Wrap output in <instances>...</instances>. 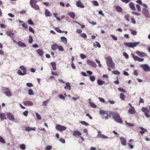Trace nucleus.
I'll return each instance as SVG.
<instances>
[{
	"label": "nucleus",
	"mask_w": 150,
	"mask_h": 150,
	"mask_svg": "<svg viewBox=\"0 0 150 150\" xmlns=\"http://www.w3.org/2000/svg\"><path fill=\"white\" fill-rule=\"evenodd\" d=\"M107 66L109 67H111L114 69L115 68V64L113 62L112 59L110 56H108L105 58Z\"/></svg>",
	"instance_id": "f257e3e1"
},
{
	"label": "nucleus",
	"mask_w": 150,
	"mask_h": 150,
	"mask_svg": "<svg viewBox=\"0 0 150 150\" xmlns=\"http://www.w3.org/2000/svg\"><path fill=\"white\" fill-rule=\"evenodd\" d=\"M110 114L113 116V118L116 122L120 123L122 122V120L120 118L119 115L117 113L111 112Z\"/></svg>",
	"instance_id": "f03ea898"
},
{
	"label": "nucleus",
	"mask_w": 150,
	"mask_h": 150,
	"mask_svg": "<svg viewBox=\"0 0 150 150\" xmlns=\"http://www.w3.org/2000/svg\"><path fill=\"white\" fill-rule=\"evenodd\" d=\"M20 69L23 71L22 72L21 70H18V74L21 76L24 75L26 74V68L23 66H21L20 67Z\"/></svg>",
	"instance_id": "7ed1b4c3"
},
{
	"label": "nucleus",
	"mask_w": 150,
	"mask_h": 150,
	"mask_svg": "<svg viewBox=\"0 0 150 150\" xmlns=\"http://www.w3.org/2000/svg\"><path fill=\"white\" fill-rule=\"evenodd\" d=\"M139 44V42H124V44L126 46L129 47L133 48L136 47L137 45Z\"/></svg>",
	"instance_id": "20e7f679"
},
{
	"label": "nucleus",
	"mask_w": 150,
	"mask_h": 150,
	"mask_svg": "<svg viewBox=\"0 0 150 150\" xmlns=\"http://www.w3.org/2000/svg\"><path fill=\"white\" fill-rule=\"evenodd\" d=\"M36 0H30V4L33 8L38 10L39 9V7L36 4Z\"/></svg>",
	"instance_id": "39448f33"
},
{
	"label": "nucleus",
	"mask_w": 150,
	"mask_h": 150,
	"mask_svg": "<svg viewBox=\"0 0 150 150\" xmlns=\"http://www.w3.org/2000/svg\"><path fill=\"white\" fill-rule=\"evenodd\" d=\"M2 90L4 91V93L7 96H11L12 95V93L10 91L8 88H3Z\"/></svg>",
	"instance_id": "423d86ee"
},
{
	"label": "nucleus",
	"mask_w": 150,
	"mask_h": 150,
	"mask_svg": "<svg viewBox=\"0 0 150 150\" xmlns=\"http://www.w3.org/2000/svg\"><path fill=\"white\" fill-rule=\"evenodd\" d=\"M142 111L144 113L146 117L148 118L150 117V115L149 114V111L148 109L145 107H142Z\"/></svg>",
	"instance_id": "0eeeda50"
},
{
	"label": "nucleus",
	"mask_w": 150,
	"mask_h": 150,
	"mask_svg": "<svg viewBox=\"0 0 150 150\" xmlns=\"http://www.w3.org/2000/svg\"><path fill=\"white\" fill-rule=\"evenodd\" d=\"M141 67L146 71H150V67L147 64H142L141 65Z\"/></svg>",
	"instance_id": "6e6552de"
},
{
	"label": "nucleus",
	"mask_w": 150,
	"mask_h": 150,
	"mask_svg": "<svg viewBox=\"0 0 150 150\" xmlns=\"http://www.w3.org/2000/svg\"><path fill=\"white\" fill-rule=\"evenodd\" d=\"M56 128L57 129L60 131H62L66 130V127L64 126H62L59 125H56Z\"/></svg>",
	"instance_id": "1a4fd4ad"
},
{
	"label": "nucleus",
	"mask_w": 150,
	"mask_h": 150,
	"mask_svg": "<svg viewBox=\"0 0 150 150\" xmlns=\"http://www.w3.org/2000/svg\"><path fill=\"white\" fill-rule=\"evenodd\" d=\"M132 56L134 60L135 61H137L139 62H142L144 60L143 59L140 58L137 56H135L134 54H132Z\"/></svg>",
	"instance_id": "9d476101"
},
{
	"label": "nucleus",
	"mask_w": 150,
	"mask_h": 150,
	"mask_svg": "<svg viewBox=\"0 0 150 150\" xmlns=\"http://www.w3.org/2000/svg\"><path fill=\"white\" fill-rule=\"evenodd\" d=\"M87 62L88 64L90 65L92 67L94 68L96 67V65L95 62H94L88 59L87 60Z\"/></svg>",
	"instance_id": "9b49d317"
},
{
	"label": "nucleus",
	"mask_w": 150,
	"mask_h": 150,
	"mask_svg": "<svg viewBox=\"0 0 150 150\" xmlns=\"http://www.w3.org/2000/svg\"><path fill=\"white\" fill-rule=\"evenodd\" d=\"M136 53L139 57H144L147 56L146 54L144 52H140L139 51H137Z\"/></svg>",
	"instance_id": "f8f14e48"
},
{
	"label": "nucleus",
	"mask_w": 150,
	"mask_h": 150,
	"mask_svg": "<svg viewBox=\"0 0 150 150\" xmlns=\"http://www.w3.org/2000/svg\"><path fill=\"white\" fill-rule=\"evenodd\" d=\"M142 13L147 18L149 17V14L148 13V11L146 9L144 8L142 10Z\"/></svg>",
	"instance_id": "ddd939ff"
},
{
	"label": "nucleus",
	"mask_w": 150,
	"mask_h": 150,
	"mask_svg": "<svg viewBox=\"0 0 150 150\" xmlns=\"http://www.w3.org/2000/svg\"><path fill=\"white\" fill-rule=\"evenodd\" d=\"M98 136L99 137L104 139H107L108 138L107 136L102 134L101 132L100 131H98Z\"/></svg>",
	"instance_id": "4468645a"
},
{
	"label": "nucleus",
	"mask_w": 150,
	"mask_h": 150,
	"mask_svg": "<svg viewBox=\"0 0 150 150\" xmlns=\"http://www.w3.org/2000/svg\"><path fill=\"white\" fill-rule=\"evenodd\" d=\"M23 104L25 106H31L33 103L32 102L30 101H26L23 103Z\"/></svg>",
	"instance_id": "2eb2a0df"
},
{
	"label": "nucleus",
	"mask_w": 150,
	"mask_h": 150,
	"mask_svg": "<svg viewBox=\"0 0 150 150\" xmlns=\"http://www.w3.org/2000/svg\"><path fill=\"white\" fill-rule=\"evenodd\" d=\"M8 118L10 120H13L14 119V117L13 115L11 113H8L7 114Z\"/></svg>",
	"instance_id": "dca6fc26"
},
{
	"label": "nucleus",
	"mask_w": 150,
	"mask_h": 150,
	"mask_svg": "<svg viewBox=\"0 0 150 150\" xmlns=\"http://www.w3.org/2000/svg\"><path fill=\"white\" fill-rule=\"evenodd\" d=\"M122 144L124 146H125L126 145V141L125 138L123 137H121L120 138Z\"/></svg>",
	"instance_id": "f3484780"
},
{
	"label": "nucleus",
	"mask_w": 150,
	"mask_h": 150,
	"mask_svg": "<svg viewBox=\"0 0 150 150\" xmlns=\"http://www.w3.org/2000/svg\"><path fill=\"white\" fill-rule=\"evenodd\" d=\"M76 5L78 7L81 8H84V5L82 4L80 1H79L77 2Z\"/></svg>",
	"instance_id": "a211bd4d"
},
{
	"label": "nucleus",
	"mask_w": 150,
	"mask_h": 150,
	"mask_svg": "<svg viewBox=\"0 0 150 150\" xmlns=\"http://www.w3.org/2000/svg\"><path fill=\"white\" fill-rule=\"evenodd\" d=\"M81 135V133L77 130H75L73 132V135L74 136L77 135L79 137H80Z\"/></svg>",
	"instance_id": "6ab92c4d"
},
{
	"label": "nucleus",
	"mask_w": 150,
	"mask_h": 150,
	"mask_svg": "<svg viewBox=\"0 0 150 150\" xmlns=\"http://www.w3.org/2000/svg\"><path fill=\"white\" fill-rule=\"evenodd\" d=\"M128 112L130 114H134L135 113V110L133 107L131 106L128 110Z\"/></svg>",
	"instance_id": "aec40b11"
},
{
	"label": "nucleus",
	"mask_w": 150,
	"mask_h": 150,
	"mask_svg": "<svg viewBox=\"0 0 150 150\" xmlns=\"http://www.w3.org/2000/svg\"><path fill=\"white\" fill-rule=\"evenodd\" d=\"M58 47V45L56 44H54L51 46L52 49L54 51L56 50Z\"/></svg>",
	"instance_id": "412c9836"
},
{
	"label": "nucleus",
	"mask_w": 150,
	"mask_h": 150,
	"mask_svg": "<svg viewBox=\"0 0 150 150\" xmlns=\"http://www.w3.org/2000/svg\"><path fill=\"white\" fill-rule=\"evenodd\" d=\"M130 8L133 10L134 11L136 10L134 4L132 2H131L129 4Z\"/></svg>",
	"instance_id": "4be33fe9"
},
{
	"label": "nucleus",
	"mask_w": 150,
	"mask_h": 150,
	"mask_svg": "<svg viewBox=\"0 0 150 150\" xmlns=\"http://www.w3.org/2000/svg\"><path fill=\"white\" fill-rule=\"evenodd\" d=\"M115 8L117 11L119 12H121L122 11V9L121 7L119 6H117L115 7Z\"/></svg>",
	"instance_id": "5701e85b"
},
{
	"label": "nucleus",
	"mask_w": 150,
	"mask_h": 150,
	"mask_svg": "<svg viewBox=\"0 0 150 150\" xmlns=\"http://www.w3.org/2000/svg\"><path fill=\"white\" fill-rule=\"evenodd\" d=\"M0 118L1 120L6 119V114L4 113H0Z\"/></svg>",
	"instance_id": "b1692460"
},
{
	"label": "nucleus",
	"mask_w": 150,
	"mask_h": 150,
	"mask_svg": "<svg viewBox=\"0 0 150 150\" xmlns=\"http://www.w3.org/2000/svg\"><path fill=\"white\" fill-rule=\"evenodd\" d=\"M139 128L142 130L141 131H140V133L141 134H144L145 132H147V130L146 129L144 128L141 127H140Z\"/></svg>",
	"instance_id": "393cba45"
},
{
	"label": "nucleus",
	"mask_w": 150,
	"mask_h": 150,
	"mask_svg": "<svg viewBox=\"0 0 150 150\" xmlns=\"http://www.w3.org/2000/svg\"><path fill=\"white\" fill-rule=\"evenodd\" d=\"M68 15L71 18L74 19L75 18V15L73 12H70L68 13Z\"/></svg>",
	"instance_id": "a878e982"
},
{
	"label": "nucleus",
	"mask_w": 150,
	"mask_h": 150,
	"mask_svg": "<svg viewBox=\"0 0 150 150\" xmlns=\"http://www.w3.org/2000/svg\"><path fill=\"white\" fill-rule=\"evenodd\" d=\"M18 44L20 47H26L25 44L21 41H19L18 43Z\"/></svg>",
	"instance_id": "bb28decb"
},
{
	"label": "nucleus",
	"mask_w": 150,
	"mask_h": 150,
	"mask_svg": "<svg viewBox=\"0 0 150 150\" xmlns=\"http://www.w3.org/2000/svg\"><path fill=\"white\" fill-rule=\"evenodd\" d=\"M37 52L40 56H42L43 54V51L41 49L38 50H37Z\"/></svg>",
	"instance_id": "cd10ccee"
},
{
	"label": "nucleus",
	"mask_w": 150,
	"mask_h": 150,
	"mask_svg": "<svg viewBox=\"0 0 150 150\" xmlns=\"http://www.w3.org/2000/svg\"><path fill=\"white\" fill-rule=\"evenodd\" d=\"M61 41L64 43L66 44L67 43V38L64 37H62L61 38Z\"/></svg>",
	"instance_id": "c85d7f7f"
},
{
	"label": "nucleus",
	"mask_w": 150,
	"mask_h": 150,
	"mask_svg": "<svg viewBox=\"0 0 150 150\" xmlns=\"http://www.w3.org/2000/svg\"><path fill=\"white\" fill-rule=\"evenodd\" d=\"M7 35L10 37L11 38H13L14 36V34L11 31H8L7 32Z\"/></svg>",
	"instance_id": "c756f323"
},
{
	"label": "nucleus",
	"mask_w": 150,
	"mask_h": 150,
	"mask_svg": "<svg viewBox=\"0 0 150 150\" xmlns=\"http://www.w3.org/2000/svg\"><path fill=\"white\" fill-rule=\"evenodd\" d=\"M66 86L64 87V88L66 89L67 88L69 90H70L71 88L69 83H66Z\"/></svg>",
	"instance_id": "7c9ffc66"
},
{
	"label": "nucleus",
	"mask_w": 150,
	"mask_h": 150,
	"mask_svg": "<svg viewBox=\"0 0 150 150\" xmlns=\"http://www.w3.org/2000/svg\"><path fill=\"white\" fill-rule=\"evenodd\" d=\"M51 64L54 70H56V64L55 62H52L51 63Z\"/></svg>",
	"instance_id": "2f4dec72"
},
{
	"label": "nucleus",
	"mask_w": 150,
	"mask_h": 150,
	"mask_svg": "<svg viewBox=\"0 0 150 150\" xmlns=\"http://www.w3.org/2000/svg\"><path fill=\"white\" fill-rule=\"evenodd\" d=\"M100 114L102 115H106L110 117V116H108L107 112L104 110H100Z\"/></svg>",
	"instance_id": "473e14b6"
},
{
	"label": "nucleus",
	"mask_w": 150,
	"mask_h": 150,
	"mask_svg": "<svg viewBox=\"0 0 150 150\" xmlns=\"http://www.w3.org/2000/svg\"><path fill=\"white\" fill-rule=\"evenodd\" d=\"M97 83L98 85H101L105 83V82L104 81H102L101 79H99L97 81Z\"/></svg>",
	"instance_id": "72a5a7b5"
},
{
	"label": "nucleus",
	"mask_w": 150,
	"mask_h": 150,
	"mask_svg": "<svg viewBox=\"0 0 150 150\" xmlns=\"http://www.w3.org/2000/svg\"><path fill=\"white\" fill-rule=\"evenodd\" d=\"M45 14L46 16H49L51 15L50 12L48 9H46L45 10Z\"/></svg>",
	"instance_id": "f704fd0d"
},
{
	"label": "nucleus",
	"mask_w": 150,
	"mask_h": 150,
	"mask_svg": "<svg viewBox=\"0 0 150 150\" xmlns=\"http://www.w3.org/2000/svg\"><path fill=\"white\" fill-rule=\"evenodd\" d=\"M25 130L26 131H30L31 130H35V128H32L30 127H26L25 128Z\"/></svg>",
	"instance_id": "c9c22d12"
},
{
	"label": "nucleus",
	"mask_w": 150,
	"mask_h": 150,
	"mask_svg": "<svg viewBox=\"0 0 150 150\" xmlns=\"http://www.w3.org/2000/svg\"><path fill=\"white\" fill-rule=\"evenodd\" d=\"M120 98L122 100H124L125 98V96L123 93H121L120 95Z\"/></svg>",
	"instance_id": "e433bc0d"
},
{
	"label": "nucleus",
	"mask_w": 150,
	"mask_h": 150,
	"mask_svg": "<svg viewBox=\"0 0 150 150\" xmlns=\"http://www.w3.org/2000/svg\"><path fill=\"white\" fill-rule=\"evenodd\" d=\"M28 94L30 95H34L33 92V90L31 89H29V90L28 91Z\"/></svg>",
	"instance_id": "4c0bfd02"
},
{
	"label": "nucleus",
	"mask_w": 150,
	"mask_h": 150,
	"mask_svg": "<svg viewBox=\"0 0 150 150\" xmlns=\"http://www.w3.org/2000/svg\"><path fill=\"white\" fill-rule=\"evenodd\" d=\"M33 41L32 37L30 35L28 40V42L30 43H32Z\"/></svg>",
	"instance_id": "58836bf2"
},
{
	"label": "nucleus",
	"mask_w": 150,
	"mask_h": 150,
	"mask_svg": "<svg viewBox=\"0 0 150 150\" xmlns=\"http://www.w3.org/2000/svg\"><path fill=\"white\" fill-rule=\"evenodd\" d=\"M130 16L129 14H127L125 16V18L127 21H130Z\"/></svg>",
	"instance_id": "ea45409f"
},
{
	"label": "nucleus",
	"mask_w": 150,
	"mask_h": 150,
	"mask_svg": "<svg viewBox=\"0 0 150 150\" xmlns=\"http://www.w3.org/2000/svg\"><path fill=\"white\" fill-rule=\"evenodd\" d=\"M55 29L57 32L59 33H63L64 32V31L60 30L58 28H55Z\"/></svg>",
	"instance_id": "a19ab883"
},
{
	"label": "nucleus",
	"mask_w": 150,
	"mask_h": 150,
	"mask_svg": "<svg viewBox=\"0 0 150 150\" xmlns=\"http://www.w3.org/2000/svg\"><path fill=\"white\" fill-rule=\"evenodd\" d=\"M112 73L114 74L118 75L120 74V72L118 71L114 70L112 71Z\"/></svg>",
	"instance_id": "79ce46f5"
},
{
	"label": "nucleus",
	"mask_w": 150,
	"mask_h": 150,
	"mask_svg": "<svg viewBox=\"0 0 150 150\" xmlns=\"http://www.w3.org/2000/svg\"><path fill=\"white\" fill-rule=\"evenodd\" d=\"M125 122L126 125L129 126L133 127L134 126V125L133 124L128 122L127 121H125Z\"/></svg>",
	"instance_id": "37998d69"
},
{
	"label": "nucleus",
	"mask_w": 150,
	"mask_h": 150,
	"mask_svg": "<svg viewBox=\"0 0 150 150\" xmlns=\"http://www.w3.org/2000/svg\"><path fill=\"white\" fill-rule=\"evenodd\" d=\"M89 104L91 107L94 108H96V106L95 104L93 103L90 102Z\"/></svg>",
	"instance_id": "c03bdc74"
},
{
	"label": "nucleus",
	"mask_w": 150,
	"mask_h": 150,
	"mask_svg": "<svg viewBox=\"0 0 150 150\" xmlns=\"http://www.w3.org/2000/svg\"><path fill=\"white\" fill-rule=\"evenodd\" d=\"M131 33L133 35H135L137 34V32L136 31L133 30L132 29H131Z\"/></svg>",
	"instance_id": "a18cd8bd"
},
{
	"label": "nucleus",
	"mask_w": 150,
	"mask_h": 150,
	"mask_svg": "<svg viewBox=\"0 0 150 150\" xmlns=\"http://www.w3.org/2000/svg\"><path fill=\"white\" fill-rule=\"evenodd\" d=\"M48 102L49 100H47L46 101H44L42 105L45 106L46 105H47Z\"/></svg>",
	"instance_id": "49530a36"
},
{
	"label": "nucleus",
	"mask_w": 150,
	"mask_h": 150,
	"mask_svg": "<svg viewBox=\"0 0 150 150\" xmlns=\"http://www.w3.org/2000/svg\"><path fill=\"white\" fill-rule=\"evenodd\" d=\"M20 148L22 150H25V145L24 144H21L20 146Z\"/></svg>",
	"instance_id": "de8ad7c7"
},
{
	"label": "nucleus",
	"mask_w": 150,
	"mask_h": 150,
	"mask_svg": "<svg viewBox=\"0 0 150 150\" xmlns=\"http://www.w3.org/2000/svg\"><path fill=\"white\" fill-rule=\"evenodd\" d=\"M136 7H137L138 11L140 12L141 11V7L138 4H137L136 5Z\"/></svg>",
	"instance_id": "09e8293b"
},
{
	"label": "nucleus",
	"mask_w": 150,
	"mask_h": 150,
	"mask_svg": "<svg viewBox=\"0 0 150 150\" xmlns=\"http://www.w3.org/2000/svg\"><path fill=\"white\" fill-rule=\"evenodd\" d=\"M90 79L92 81H94L95 80L96 78L94 76H90Z\"/></svg>",
	"instance_id": "8fccbe9b"
},
{
	"label": "nucleus",
	"mask_w": 150,
	"mask_h": 150,
	"mask_svg": "<svg viewBox=\"0 0 150 150\" xmlns=\"http://www.w3.org/2000/svg\"><path fill=\"white\" fill-rule=\"evenodd\" d=\"M58 50L60 51H63L64 50V48L62 46H59L58 45Z\"/></svg>",
	"instance_id": "3c124183"
},
{
	"label": "nucleus",
	"mask_w": 150,
	"mask_h": 150,
	"mask_svg": "<svg viewBox=\"0 0 150 150\" xmlns=\"http://www.w3.org/2000/svg\"><path fill=\"white\" fill-rule=\"evenodd\" d=\"M35 115L37 118L39 120L41 119V117L40 115H39L37 112L35 113Z\"/></svg>",
	"instance_id": "603ef678"
},
{
	"label": "nucleus",
	"mask_w": 150,
	"mask_h": 150,
	"mask_svg": "<svg viewBox=\"0 0 150 150\" xmlns=\"http://www.w3.org/2000/svg\"><path fill=\"white\" fill-rule=\"evenodd\" d=\"M80 122L81 124L86 126H88L89 125V124L88 123L85 121H81Z\"/></svg>",
	"instance_id": "864d4df0"
},
{
	"label": "nucleus",
	"mask_w": 150,
	"mask_h": 150,
	"mask_svg": "<svg viewBox=\"0 0 150 150\" xmlns=\"http://www.w3.org/2000/svg\"><path fill=\"white\" fill-rule=\"evenodd\" d=\"M0 142L3 144H5V141L1 137H0Z\"/></svg>",
	"instance_id": "5fc2aeb1"
},
{
	"label": "nucleus",
	"mask_w": 150,
	"mask_h": 150,
	"mask_svg": "<svg viewBox=\"0 0 150 150\" xmlns=\"http://www.w3.org/2000/svg\"><path fill=\"white\" fill-rule=\"evenodd\" d=\"M118 90L121 92H123V93H125L126 91L123 88H118Z\"/></svg>",
	"instance_id": "6e6d98bb"
},
{
	"label": "nucleus",
	"mask_w": 150,
	"mask_h": 150,
	"mask_svg": "<svg viewBox=\"0 0 150 150\" xmlns=\"http://www.w3.org/2000/svg\"><path fill=\"white\" fill-rule=\"evenodd\" d=\"M28 23L29 24L31 25H33L34 24V23L31 19H30L28 20Z\"/></svg>",
	"instance_id": "4d7b16f0"
},
{
	"label": "nucleus",
	"mask_w": 150,
	"mask_h": 150,
	"mask_svg": "<svg viewBox=\"0 0 150 150\" xmlns=\"http://www.w3.org/2000/svg\"><path fill=\"white\" fill-rule=\"evenodd\" d=\"M81 36L82 37L84 38H86L87 37V36L84 33H82L81 34Z\"/></svg>",
	"instance_id": "13d9d810"
},
{
	"label": "nucleus",
	"mask_w": 150,
	"mask_h": 150,
	"mask_svg": "<svg viewBox=\"0 0 150 150\" xmlns=\"http://www.w3.org/2000/svg\"><path fill=\"white\" fill-rule=\"evenodd\" d=\"M123 55L126 58L128 59L129 58L128 54L125 52H124L123 53Z\"/></svg>",
	"instance_id": "bf43d9fd"
},
{
	"label": "nucleus",
	"mask_w": 150,
	"mask_h": 150,
	"mask_svg": "<svg viewBox=\"0 0 150 150\" xmlns=\"http://www.w3.org/2000/svg\"><path fill=\"white\" fill-rule=\"evenodd\" d=\"M80 57L81 59H84L86 57V56L85 55L83 54H80Z\"/></svg>",
	"instance_id": "052dcab7"
},
{
	"label": "nucleus",
	"mask_w": 150,
	"mask_h": 150,
	"mask_svg": "<svg viewBox=\"0 0 150 150\" xmlns=\"http://www.w3.org/2000/svg\"><path fill=\"white\" fill-rule=\"evenodd\" d=\"M59 97L61 99H64L65 98V97L62 94H59Z\"/></svg>",
	"instance_id": "680f3d73"
},
{
	"label": "nucleus",
	"mask_w": 150,
	"mask_h": 150,
	"mask_svg": "<svg viewBox=\"0 0 150 150\" xmlns=\"http://www.w3.org/2000/svg\"><path fill=\"white\" fill-rule=\"evenodd\" d=\"M52 148V147L50 145L47 146L46 147V150H50Z\"/></svg>",
	"instance_id": "e2e57ef3"
},
{
	"label": "nucleus",
	"mask_w": 150,
	"mask_h": 150,
	"mask_svg": "<svg viewBox=\"0 0 150 150\" xmlns=\"http://www.w3.org/2000/svg\"><path fill=\"white\" fill-rule=\"evenodd\" d=\"M28 114V110H26L23 112V115L25 116H27Z\"/></svg>",
	"instance_id": "0e129e2a"
},
{
	"label": "nucleus",
	"mask_w": 150,
	"mask_h": 150,
	"mask_svg": "<svg viewBox=\"0 0 150 150\" xmlns=\"http://www.w3.org/2000/svg\"><path fill=\"white\" fill-rule=\"evenodd\" d=\"M96 61L97 63L98 64V66L100 67H101V65L100 63V61L97 59H96Z\"/></svg>",
	"instance_id": "69168bd1"
},
{
	"label": "nucleus",
	"mask_w": 150,
	"mask_h": 150,
	"mask_svg": "<svg viewBox=\"0 0 150 150\" xmlns=\"http://www.w3.org/2000/svg\"><path fill=\"white\" fill-rule=\"evenodd\" d=\"M26 85L28 87H31L33 86V84L31 83H27L26 84Z\"/></svg>",
	"instance_id": "338daca9"
},
{
	"label": "nucleus",
	"mask_w": 150,
	"mask_h": 150,
	"mask_svg": "<svg viewBox=\"0 0 150 150\" xmlns=\"http://www.w3.org/2000/svg\"><path fill=\"white\" fill-rule=\"evenodd\" d=\"M22 26L23 28H28V26L25 23H24L22 24Z\"/></svg>",
	"instance_id": "774afa93"
}]
</instances>
